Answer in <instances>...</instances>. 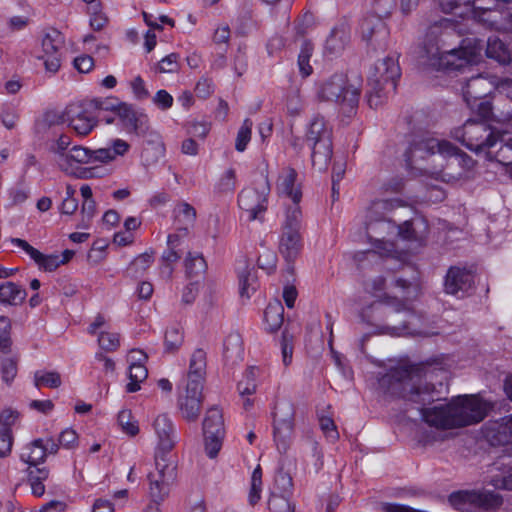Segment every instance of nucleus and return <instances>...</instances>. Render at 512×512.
<instances>
[{"label":"nucleus","instance_id":"obj_1","mask_svg":"<svg viewBox=\"0 0 512 512\" xmlns=\"http://www.w3.org/2000/svg\"><path fill=\"white\" fill-rule=\"evenodd\" d=\"M436 370L424 363L397 366L379 378L385 393L402 398L406 412L415 414L429 426L437 429L459 427L454 399L449 403L432 405L441 400L443 382H435Z\"/></svg>","mask_w":512,"mask_h":512},{"label":"nucleus","instance_id":"obj_2","mask_svg":"<svg viewBox=\"0 0 512 512\" xmlns=\"http://www.w3.org/2000/svg\"><path fill=\"white\" fill-rule=\"evenodd\" d=\"M453 25L446 19L430 26L423 44V57L426 63L436 70H462L475 63L480 55L481 48L476 46L467 48L461 45L456 47L455 41L459 40Z\"/></svg>","mask_w":512,"mask_h":512},{"label":"nucleus","instance_id":"obj_3","mask_svg":"<svg viewBox=\"0 0 512 512\" xmlns=\"http://www.w3.org/2000/svg\"><path fill=\"white\" fill-rule=\"evenodd\" d=\"M157 438L155 447V471L148 475L151 480V493L155 498H162L170 491V485L176 478V460L172 454L178 436L172 420L166 414L158 415L153 421Z\"/></svg>","mask_w":512,"mask_h":512},{"label":"nucleus","instance_id":"obj_4","mask_svg":"<svg viewBox=\"0 0 512 512\" xmlns=\"http://www.w3.org/2000/svg\"><path fill=\"white\" fill-rule=\"evenodd\" d=\"M398 204L399 201L395 199L374 201L366 215L367 237L381 256L398 258L401 253L396 244L387 239L388 236H394L397 224L386 215Z\"/></svg>","mask_w":512,"mask_h":512},{"label":"nucleus","instance_id":"obj_5","mask_svg":"<svg viewBox=\"0 0 512 512\" xmlns=\"http://www.w3.org/2000/svg\"><path fill=\"white\" fill-rule=\"evenodd\" d=\"M398 55H390L375 63L368 76L367 101L371 108H378L395 91L401 76Z\"/></svg>","mask_w":512,"mask_h":512},{"label":"nucleus","instance_id":"obj_6","mask_svg":"<svg viewBox=\"0 0 512 512\" xmlns=\"http://www.w3.org/2000/svg\"><path fill=\"white\" fill-rule=\"evenodd\" d=\"M332 126L319 114L309 121L305 132V143L311 149V161L319 171L325 170L333 154Z\"/></svg>","mask_w":512,"mask_h":512},{"label":"nucleus","instance_id":"obj_7","mask_svg":"<svg viewBox=\"0 0 512 512\" xmlns=\"http://www.w3.org/2000/svg\"><path fill=\"white\" fill-rule=\"evenodd\" d=\"M316 97L319 101L337 103L343 113L350 115L358 106L360 90L349 84L344 74L336 73L316 84Z\"/></svg>","mask_w":512,"mask_h":512},{"label":"nucleus","instance_id":"obj_8","mask_svg":"<svg viewBox=\"0 0 512 512\" xmlns=\"http://www.w3.org/2000/svg\"><path fill=\"white\" fill-rule=\"evenodd\" d=\"M497 132L498 129L485 121L469 119L455 128L451 136L475 154L485 156L490 148L497 147Z\"/></svg>","mask_w":512,"mask_h":512},{"label":"nucleus","instance_id":"obj_9","mask_svg":"<svg viewBox=\"0 0 512 512\" xmlns=\"http://www.w3.org/2000/svg\"><path fill=\"white\" fill-rule=\"evenodd\" d=\"M386 305V311L384 312L387 319L394 321L393 316L397 314H403L404 319L402 324L397 325H381L377 327L378 334L389 335L392 337L401 336H425L428 337L431 334L421 331H416L410 326L413 324V320L417 319L418 316L413 308L409 305L407 300H399L396 297L386 296L383 300Z\"/></svg>","mask_w":512,"mask_h":512},{"label":"nucleus","instance_id":"obj_10","mask_svg":"<svg viewBox=\"0 0 512 512\" xmlns=\"http://www.w3.org/2000/svg\"><path fill=\"white\" fill-rule=\"evenodd\" d=\"M295 408L292 402L282 400L275 404L273 411V437L277 449L285 452L294 432Z\"/></svg>","mask_w":512,"mask_h":512},{"label":"nucleus","instance_id":"obj_11","mask_svg":"<svg viewBox=\"0 0 512 512\" xmlns=\"http://www.w3.org/2000/svg\"><path fill=\"white\" fill-rule=\"evenodd\" d=\"M270 192L268 178L261 176L253 187L243 189L238 195L239 207L248 213L249 220H256L267 209V197Z\"/></svg>","mask_w":512,"mask_h":512},{"label":"nucleus","instance_id":"obj_12","mask_svg":"<svg viewBox=\"0 0 512 512\" xmlns=\"http://www.w3.org/2000/svg\"><path fill=\"white\" fill-rule=\"evenodd\" d=\"M440 157L445 163L441 164V169L435 171L434 174L437 179L447 183H453L464 178L475 163L471 156L455 146L453 151L441 153Z\"/></svg>","mask_w":512,"mask_h":512},{"label":"nucleus","instance_id":"obj_13","mask_svg":"<svg viewBox=\"0 0 512 512\" xmlns=\"http://www.w3.org/2000/svg\"><path fill=\"white\" fill-rule=\"evenodd\" d=\"M203 434L206 453L208 457L215 458L225 436L223 414L218 407L213 406L207 410L203 421Z\"/></svg>","mask_w":512,"mask_h":512},{"label":"nucleus","instance_id":"obj_14","mask_svg":"<svg viewBox=\"0 0 512 512\" xmlns=\"http://www.w3.org/2000/svg\"><path fill=\"white\" fill-rule=\"evenodd\" d=\"M458 426L463 427L482 421L491 406L477 395L454 398Z\"/></svg>","mask_w":512,"mask_h":512},{"label":"nucleus","instance_id":"obj_15","mask_svg":"<svg viewBox=\"0 0 512 512\" xmlns=\"http://www.w3.org/2000/svg\"><path fill=\"white\" fill-rule=\"evenodd\" d=\"M449 500L460 510L468 509L470 506L490 510L498 508L503 503L502 497L493 491H458L452 493Z\"/></svg>","mask_w":512,"mask_h":512},{"label":"nucleus","instance_id":"obj_16","mask_svg":"<svg viewBox=\"0 0 512 512\" xmlns=\"http://www.w3.org/2000/svg\"><path fill=\"white\" fill-rule=\"evenodd\" d=\"M454 145L446 140H438L430 137L414 138L405 152L406 161L413 165L418 160L425 159L435 154L449 153L453 151Z\"/></svg>","mask_w":512,"mask_h":512},{"label":"nucleus","instance_id":"obj_17","mask_svg":"<svg viewBox=\"0 0 512 512\" xmlns=\"http://www.w3.org/2000/svg\"><path fill=\"white\" fill-rule=\"evenodd\" d=\"M490 92L491 83L480 74L472 76L462 87L463 98L469 107L473 108L475 103L480 101L477 107L483 117H488L491 113L490 104L482 101Z\"/></svg>","mask_w":512,"mask_h":512},{"label":"nucleus","instance_id":"obj_18","mask_svg":"<svg viewBox=\"0 0 512 512\" xmlns=\"http://www.w3.org/2000/svg\"><path fill=\"white\" fill-rule=\"evenodd\" d=\"M383 19L382 17L368 14L360 24L362 39L373 50H383L387 47L390 32Z\"/></svg>","mask_w":512,"mask_h":512},{"label":"nucleus","instance_id":"obj_19","mask_svg":"<svg viewBox=\"0 0 512 512\" xmlns=\"http://www.w3.org/2000/svg\"><path fill=\"white\" fill-rule=\"evenodd\" d=\"M203 387L196 382L184 383L183 388H178L177 405L184 419L195 421L202 407Z\"/></svg>","mask_w":512,"mask_h":512},{"label":"nucleus","instance_id":"obj_20","mask_svg":"<svg viewBox=\"0 0 512 512\" xmlns=\"http://www.w3.org/2000/svg\"><path fill=\"white\" fill-rule=\"evenodd\" d=\"M64 44L62 33L56 29H48L42 38L43 55L40 59L44 60L47 72L56 73L61 66V49Z\"/></svg>","mask_w":512,"mask_h":512},{"label":"nucleus","instance_id":"obj_21","mask_svg":"<svg viewBox=\"0 0 512 512\" xmlns=\"http://www.w3.org/2000/svg\"><path fill=\"white\" fill-rule=\"evenodd\" d=\"M511 3V0H472L469 7L475 19L492 24L510 10Z\"/></svg>","mask_w":512,"mask_h":512},{"label":"nucleus","instance_id":"obj_22","mask_svg":"<svg viewBox=\"0 0 512 512\" xmlns=\"http://www.w3.org/2000/svg\"><path fill=\"white\" fill-rule=\"evenodd\" d=\"M68 125L79 136H87L97 126L98 120L83 103H72L66 107Z\"/></svg>","mask_w":512,"mask_h":512},{"label":"nucleus","instance_id":"obj_23","mask_svg":"<svg viewBox=\"0 0 512 512\" xmlns=\"http://www.w3.org/2000/svg\"><path fill=\"white\" fill-rule=\"evenodd\" d=\"M474 285V275L471 270L461 267H450L445 277V291L448 294L464 297Z\"/></svg>","mask_w":512,"mask_h":512},{"label":"nucleus","instance_id":"obj_24","mask_svg":"<svg viewBox=\"0 0 512 512\" xmlns=\"http://www.w3.org/2000/svg\"><path fill=\"white\" fill-rule=\"evenodd\" d=\"M117 117L129 133L144 136L149 131L148 116L143 111L136 109L132 104L125 102V104L120 107Z\"/></svg>","mask_w":512,"mask_h":512},{"label":"nucleus","instance_id":"obj_25","mask_svg":"<svg viewBox=\"0 0 512 512\" xmlns=\"http://www.w3.org/2000/svg\"><path fill=\"white\" fill-rule=\"evenodd\" d=\"M497 142V147L490 148L484 158L488 161H496L503 166L512 165V135L498 130Z\"/></svg>","mask_w":512,"mask_h":512},{"label":"nucleus","instance_id":"obj_26","mask_svg":"<svg viewBox=\"0 0 512 512\" xmlns=\"http://www.w3.org/2000/svg\"><path fill=\"white\" fill-rule=\"evenodd\" d=\"M11 242L23 249L35 261L38 267L44 271H54L61 265L60 255H45L31 246L26 240L20 238H11Z\"/></svg>","mask_w":512,"mask_h":512},{"label":"nucleus","instance_id":"obj_27","mask_svg":"<svg viewBox=\"0 0 512 512\" xmlns=\"http://www.w3.org/2000/svg\"><path fill=\"white\" fill-rule=\"evenodd\" d=\"M298 173L291 167L282 169L277 180V191L281 196H285L292 202H300L302 192L299 185H296Z\"/></svg>","mask_w":512,"mask_h":512},{"label":"nucleus","instance_id":"obj_28","mask_svg":"<svg viewBox=\"0 0 512 512\" xmlns=\"http://www.w3.org/2000/svg\"><path fill=\"white\" fill-rule=\"evenodd\" d=\"M301 248L302 242L300 232L282 231L279 242V252L288 262L287 270L290 273L293 272V267L290 263H292L299 255Z\"/></svg>","mask_w":512,"mask_h":512},{"label":"nucleus","instance_id":"obj_29","mask_svg":"<svg viewBox=\"0 0 512 512\" xmlns=\"http://www.w3.org/2000/svg\"><path fill=\"white\" fill-rule=\"evenodd\" d=\"M130 145L122 139H114L111 145L105 148L96 150L91 149V163H109L115 160L118 156H123L128 152Z\"/></svg>","mask_w":512,"mask_h":512},{"label":"nucleus","instance_id":"obj_30","mask_svg":"<svg viewBox=\"0 0 512 512\" xmlns=\"http://www.w3.org/2000/svg\"><path fill=\"white\" fill-rule=\"evenodd\" d=\"M206 373V352L203 349H196L191 355L189 370L184 383L191 384L196 382L203 387L204 376Z\"/></svg>","mask_w":512,"mask_h":512},{"label":"nucleus","instance_id":"obj_31","mask_svg":"<svg viewBox=\"0 0 512 512\" xmlns=\"http://www.w3.org/2000/svg\"><path fill=\"white\" fill-rule=\"evenodd\" d=\"M27 296V292L19 284L7 281L0 284V304L18 306Z\"/></svg>","mask_w":512,"mask_h":512},{"label":"nucleus","instance_id":"obj_32","mask_svg":"<svg viewBox=\"0 0 512 512\" xmlns=\"http://www.w3.org/2000/svg\"><path fill=\"white\" fill-rule=\"evenodd\" d=\"M507 418L490 424L485 431V436L492 445H505L511 442V431H509Z\"/></svg>","mask_w":512,"mask_h":512},{"label":"nucleus","instance_id":"obj_33","mask_svg":"<svg viewBox=\"0 0 512 512\" xmlns=\"http://www.w3.org/2000/svg\"><path fill=\"white\" fill-rule=\"evenodd\" d=\"M174 222L179 230L187 234L196 221V210L187 202H180L173 210Z\"/></svg>","mask_w":512,"mask_h":512},{"label":"nucleus","instance_id":"obj_34","mask_svg":"<svg viewBox=\"0 0 512 512\" xmlns=\"http://www.w3.org/2000/svg\"><path fill=\"white\" fill-rule=\"evenodd\" d=\"M485 52L488 58L494 59L501 65H508L512 60L510 50L496 36L488 38Z\"/></svg>","mask_w":512,"mask_h":512},{"label":"nucleus","instance_id":"obj_35","mask_svg":"<svg viewBox=\"0 0 512 512\" xmlns=\"http://www.w3.org/2000/svg\"><path fill=\"white\" fill-rule=\"evenodd\" d=\"M264 320L270 332H275L281 328L284 320V307L280 300L271 301L267 305L264 311Z\"/></svg>","mask_w":512,"mask_h":512},{"label":"nucleus","instance_id":"obj_36","mask_svg":"<svg viewBox=\"0 0 512 512\" xmlns=\"http://www.w3.org/2000/svg\"><path fill=\"white\" fill-rule=\"evenodd\" d=\"M349 33L344 28H334L325 42V52L330 55L340 54L348 44Z\"/></svg>","mask_w":512,"mask_h":512},{"label":"nucleus","instance_id":"obj_37","mask_svg":"<svg viewBox=\"0 0 512 512\" xmlns=\"http://www.w3.org/2000/svg\"><path fill=\"white\" fill-rule=\"evenodd\" d=\"M27 449L28 452L21 454V460L29 464V468L38 467L40 463L45 461L46 450L43 448L42 439L34 440Z\"/></svg>","mask_w":512,"mask_h":512},{"label":"nucleus","instance_id":"obj_38","mask_svg":"<svg viewBox=\"0 0 512 512\" xmlns=\"http://www.w3.org/2000/svg\"><path fill=\"white\" fill-rule=\"evenodd\" d=\"M301 226L302 212L299 207V202H292V204L286 208L282 231L300 232Z\"/></svg>","mask_w":512,"mask_h":512},{"label":"nucleus","instance_id":"obj_39","mask_svg":"<svg viewBox=\"0 0 512 512\" xmlns=\"http://www.w3.org/2000/svg\"><path fill=\"white\" fill-rule=\"evenodd\" d=\"M66 158H67L68 170H63V171L67 174L73 175V174H75L73 162L78 163V164L91 163V149L84 147V146L75 145L71 149H69Z\"/></svg>","mask_w":512,"mask_h":512},{"label":"nucleus","instance_id":"obj_40","mask_svg":"<svg viewBox=\"0 0 512 512\" xmlns=\"http://www.w3.org/2000/svg\"><path fill=\"white\" fill-rule=\"evenodd\" d=\"M70 144L71 138L68 135L62 134L50 145L49 150L57 156L56 162L61 170H68L66 156Z\"/></svg>","mask_w":512,"mask_h":512},{"label":"nucleus","instance_id":"obj_41","mask_svg":"<svg viewBox=\"0 0 512 512\" xmlns=\"http://www.w3.org/2000/svg\"><path fill=\"white\" fill-rule=\"evenodd\" d=\"M49 470L46 467L28 468V479L31 486L32 494L41 497L45 493L43 482L48 478Z\"/></svg>","mask_w":512,"mask_h":512},{"label":"nucleus","instance_id":"obj_42","mask_svg":"<svg viewBox=\"0 0 512 512\" xmlns=\"http://www.w3.org/2000/svg\"><path fill=\"white\" fill-rule=\"evenodd\" d=\"M182 238L178 234H170L167 238V249L163 252L161 260L163 263H175L177 262L183 253Z\"/></svg>","mask_w":512,"mask_h":512},{"label":"nucleus","instance_id":"obj_43","mask_svg":"<svg viewBox=\"0 0 512 512\" xmlns=\"http://www.w3.org/2000/svg\"><path fill=\"white\" fill-rule=\"evenodd\" d=\"M239 286L241 297L250 298L252 292L257 288V278L255 273L247 265L239 272Z\"/></svg>","mask_w":512,"mask_h":512},{"label":"nucleus","instance_id":"obj_44","mask_svg":"<svg viewBox=\"0 0 512 512\" xmlns=\"http://www.w3.org/2000/svg\"><path fill=\"white\" fill-rule=\"evenodd\" d=\"M186 273L190 277H196L205 273L207 264L201 253L188 252L185 259Z\"/></svg>","mask_w":512,"mask_h":512},{"label":"nucleus","instance_id":"obj_45","mask_svg":"<svg viewBox=\"0 0 512 512\" xmlns=\"http://www.w3.org/2000/svg\"><path fill=\"white\" fill-rule=\"evenodd\" d=\"M148 376V370L145 365H130L129 366V382L126 385L128 393H134L140 390V383L143 382Z\"/></svg>","mask_w":512,"mask_h":512},{"label":"nucleus","instance_id":"obj_46","mask_svg":"<svg viewBox=\"0 0 512 512\" xmlns=\"http://www.w3.org/2000/svg\"><path fill=\"white\" fill-rule=\"evenodd\" d=\"M184 341V335L180 327L172 325L167 328L164 336L165 351L169 353L176 352Z\"/></svg>","mask_w":512,"mask_h":512},{"label":"nucleus","instance_id":"obj_47","mask_svg":"<svg viewBox=\"0 0 512 512\" xmlns=\"http://www.w3.org/2000/svg\"><path fill=\"white\" fill-rule=\"evenodd\" d=\"M243 353L242 337L238 332L230 333L224 341V355L227 358H240Z\"/></svg>","mask_w":512,"mask_h":512},{"label":"nucleus","instance_id":"obj_48","mask_svg":"<svg viewBox=\"0 0 512 512\" xmlns=\"http://www.w3.org/2000/svg\"><path fill=\"white\" fill-rule=\"evenodd\" d=\"M313 50V45L310 42H303L300 53L298 55V67L301 75L304 78L310 76L313 72V68L310 65V58L313 54Z\"/></svg>","mask_w":512,"mask_h":512},{"label":"nucleus","instance_id":"obj_49","mask_svg":"<svg viewBox=\"0 0 512 512\" xmlns=\"http://www.w3.org/2000/svg\"><path fill=\"white\" fill-rule=\"evenodd\" d=\"M153 263V253H142L138 255L128 267V273L132 277L141 276Z\"/></svg>","mask_w":512,"mask_h":512},{"label":"nucleus","instance_id":"obj_50","mask_svg":"<svg viewBox=\"0 0 512 512\" xmlns=\"http://www.w3.org/2000/svg\"><path fill=\"white\" fill-rule=\"evenodd\" d=\"M258 369L256 367H249L243 379L238 382L237 388L240 395H251L256 391V376Z\"/></svg>","mask_w":512,"mask_h":512},{"label":"nucleus","instance_id":"obj_51","mask_svg":"<svg viewBox=\"0 0 512 512\" xmlns=\"http://www.w3.org/2000/svg\"><path fill=\"white\" fill-rule=\"evenodd\" d=\"M34 381L36 387L46 386L49 388H57L61 385V376L56 371H37L34 375Z\"/></svg>","mask_w":512,"mask_h":512},{"label":"nucleus","instance_id":"obj_52","mask_svg":"<svg viewBox=\"0 0 512 512\" xmlns=\"http://www.w3.org/2000/svg\"><path fill=\"white\" fill-rule=\"evenodd\" d=\"M125 104V102H121L119 99L114 97L107 98H94L90 101V105L100 111H111L116 116L119 114L120 107Z\"/></svg>","mask_w":512,"mask_h":512},{"label":"nucleus","instance_id":"obj_53","mask_svg":"<svg viewBox=\"0 0 512 512\" xmlns=\"http://www.w3.org/2000/svg\"><path fill=\"white\" fill-rule=\"evenodd\" d=\"M12 346L11 323L8 317L0 316V351L10 353Z\"/></svg>","mask_w":512,"mask_h":512},{"label":"nucleus","instance_id":"obj_54","mask_svg":"<svg viewBox=\"0 0 512 512\" xmlns=\"http://www.w3.org/2000/svg\"><path fill=\"white\" fill-rule=\"evenodd\" d=\"M268 507L273 512H295V506L290 503L287 495L273 493L268 501Z\"/></svg>","mask_w":512,"mask_h":512},{"label":"nucleus","instance_id":"obj_55","mask_svg":"<svg viewBox=\"0 0 512 512\" xmlns=\"http://www.w3.org/2000/svg\"><path fill=\"white\" fill-rule=\"evenodd\" d=\"M262 490V469L258 465L252 472L251 488L249 492V503L254 506L261 498Z\"/></svg>","mask_w":512,"mask_h":512},{"label":"nucleus","instance_id":"obj_56","mask_svg":"<svg viewBox=\"0 0 512 512\" xmlns=\"http://www.w3.org/2000/svg\"><path fill=\"white\" fill-rule=\"evenodd\" d=\"M17 364H18V357L11 356V357H4L1 360V375L2 380L6 384H11L14 378L17 375Z\"/></svg>","mask_w":512,"mask_h":512},{"label":"nucleus","instance_id":"obj_57","mask_svg":"<svg viewBox=\"0 0 512 512\" xmlns=\"http://www.w3.org/2000/svg\"><path fill=\"white\" fill-rule=\"evenodd\" d=\"M253 122L246 118L240 129L238 130L235 148L239 152H243L246 149L247 144L251 139V131H252Z\"/></svg>","mask_w":512,"mask_h":512},{"label":"nucleus","instance_id":"obj_58","mask_svg":"<svg viewBox=\"0 0 512 512\" xmlns=\"http://www.w3.org/2000/svg\"><path fill=\"white\" fill-rule=\"evenodd\" d=\"M216 191L219 193H232L236 188V172L233 168L228 169L221 176L216 184Z\"/></svg>","mask_w":512,"mask_h":512},{"label":"nucleus","instance_id":"obj_59","mask_svg":"<svg viewBox=\"0 0 512 512\" xmlns=\"http://www.w3.org/2000/svg\"><path fill=\"white\" fill-rule=\"evenodd\" d=\"M286 108L288 114L294 117L303 111L304 103L298 89H294L288 94Z\"/></svg>","mask_w":512,"mask_h":512},{"label":"nucleus","instance_id":"obj_60","mask_svg":"<svg viewBox=\"0 0 512 512\" xmlns=\"http://www.w3.org/2000/svg\"><path fill=\"white\" fill-rule=\"evenodd\" d=\"M372 15L387 18L396 8V0H372Z\"/></svg>","mask_w":512,"mask_h":512},{"label":"nucleus","instance_id":"obj_61","mask_svg":"<svg viewBox=\"0 0 512 512\" xmlns=\"http://www.w3.org/2000/svg\"><path fill=\"white\" fill-rule=\"evenodd\" d=\"M259 268L271 273L276 268L277 255L274 251L265 249L258 257Z\"/></svg>","mask_w":512,"mask_h":512},{"label":"nucleus","instance_id":"obj_62","mask_svg":"<svg viewBox=\"0 0 512 512\" xmlns=\"http://www.w3.org/2000/svg\"><path fill=\"white\" fill-rule=\"evenodd\" d=\"M118 422L122 427L123 431L130 436H135L139 432V428L136 422L131 421L130 411L123 410L118 414Z\"/></svg>","mask_w":512,"mask_h":512},{"label":"nucleus","instance_id":"obj_63","mask_svg":"<svg viewBox=\"0 0 512 512\" xmlns=\"http://www.w3.org/2000/svg\"><path fill=\"white\" fill-rule=\"evenodd\" d=\"M99 346L106 351H115L119 347V335L102 332L98 337Z\"/></svg>","mask_w":512,"mask_h":512},{"label":"nucleus","instance_id":"obj_64","mask_svg":"<svg viewBox=\"0 0 512 512\" xmlns=\"http://www.w3.org/2000/svg\"><path fill=\"white\" fill-rule=\"evenodd\" d=\"M275 485L282 495H289L293 488L292 477L283 471H280L275 477Z\"/></svg>","mask_w":512,"mask_h":512}]
</instances>
